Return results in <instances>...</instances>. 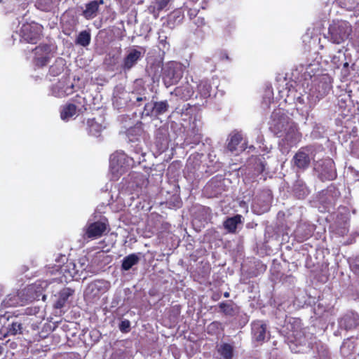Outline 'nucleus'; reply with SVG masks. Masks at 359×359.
<instances>
[{
  "label": "nucleus",
  "mask_w": 359,
  "mask_h": 359,
  "mask_svg": "<svg viewBox=\"0 0 359 359\" xmlns=\"http://www.w3.org/2000/svg\"><path fill=\"white\" fill-rule=\"evenodd\" d=\"M34 53V62L39 67L46 66L50 61V46L48 44H40L33 49Z\"/></svg>",
  "instance_id": "6e6552de"
},
{
  "label": "nucleus",
  "mask_w": 359,
  "mask_h": 359,
  "mask_svg": "<svg viewBox=\"0 0 359 359\" xmlns=\"http://www.w3.org/2000/svg\"><path fill=\"white\" fill-rule=\"evenodd\" d=\"M84 259H80L77 263L70 262L67 263L65 266V271H68L69 275L74 278L76 276H80L83 271H86V263Z\"/></svg>",
  "instance_id": "a211bd4d"
},
{
  "label": "nucleus",
  "mask_w": 359,
  "mask_h": 359,
  "mask_svg": "<svg viewBox=\"0 0 359 359\" xmlns=\"http://www.w3.org/2000/svg\"><path fill=\"white\" fill-rule=\"evenodd\" d=\"M21 299L18 294H8L1 303V305L5 308L15 307L22 305Z\"/></svg>",
  "instance_id": "c85d7f7f"
},
{
  "label": "nucleus",
  "mask_w": 359,
  "mask_h": 359,
  "mask_svg": "<svg viewBox=\"0 0 359 359\" xmlns=\"http://www.w3.org/2000/svg\"><path fill=\"white\" fill-rule=\"evenodd\" d=\"M302 338H293L292 340L288 342L291 351L294 353H303L309 346L306 343L302 344L301 339Z\"/></svg>",
  "instance_id": "393cba45"
},
{
  "label": "nucleus",
  "mask_w": 359,
  "mask_h": 359,
  "mask_svg": "<svg viewBox=\"0 0 359 359\" xmlns=\"http://www.w3.org/2000/svg\"><path fill=\"white\" fill-rule=\"evenodd\" d=\"M124 158V154H114L111 156L110 162L111 165L114 166L115 164L118 165V161Z\"/></svg>",
  "instance_id": "79ce46f5"
},
{
  "label": "nucleus",
  "mask_w": 359,
  "mask_h": 359,
  "mask_svg": "<svg viewBox=\"0 0 359 359\" xmlns=\"http://www.w3.org/2000/svg\"><path fill=\"white\" fill-rule=\"evenodd\" d=\"M198 12V11H197L196 9L190 8L188 11V15H189L190 19H195L196 17H198V15H197Z\"/></svg>",
  "instance_id": "49530a36"
},
{
  "label": "nucleus",
  "mask_w": 359,
  "mask_h": 359,
  "mask_svg": "<svg viewBox=\"0 0 359 359\" xmlns=\"http://www.w3.org/2000/svg\"><path fill=\"white\" fill-rule=\"evenodd\" d=\"M168 109L169 104L168 100L149 102L144 104L142 114L145 116L158 118L159 116L166 113Z\"/></svg>",
  "instance_id": "0eeeda50"
},
{
  "label": "nucleus",
  "mask_w": 359,
  "mask_h": 359,
  "mask_svg": "<svg viewBox=\"0 0 359 359\" xmlns=\"http://www.w3.org/2000/svg\"><path fill=\"white\" fill-rule=\"evenodd\" d=\"M267 325L262 320H255L251 324V333L253 337H265Z\"/></svg>",
  "instance_id": "5701e85b"
},
{
  "label": "nucleus",
  "mask_w": 359,
  "mask_h": 359,
  "mask_svg": "<svg viewBox=\"0 0 359 359\" xmlns=\"http://www.w3.org/2000/svg\"><path fill=\"white\" fill-rule=\"evenodd\" d=\"M219 311L225 316L236 317L240 313V307L232 300L222 302L218 304Z\"/></svg>",
  "instance_id": "2eb2a0df"
},
{
  "label": "nucleus",
  "mask_w": 359,
  "mask_h": 359,
  "mask_svg": "<svg viewBox=\"0 0 359 359\" xmlns=\"http://www.w3.org/2000/svg\"><path fill=\"white\" fill-rule=\"evenodd\" d=\"M142 57V53L137 49H132L124 57L121 68L124 72L131 69Z\"/></svg>",
  "instance_id": "4468645a"
},
{
  "label": "nucleus",
  "mask_w": 359,
  "mask_h": 359,
  "mask_svg": "<svg viewBox=\"0 0 359 359\" xmlns=\"http://www.w3.org/2000/svg\"><path fill=\"white\" fill-rule=\"evenodd\" d=\"M104 127L102 124L97 123L95 118H89L87 120V132L89 135L98 137L101 135Z\"/></svg>",
  "instance_id": "4be33fe9"
},
{
  "label": "nucleus",
  "mask_w": 359,
  "mask_h": 359,
  "mask_svg": "<svg viewBox=\"0 0 359 359\" xmlns=\"http://www.w3.org/2000/svg\"><path fill=\"white\" fill-rule=\"evenodd\" d=\"M44 338L38 339L37 340H34V341L29 342V345L27 346V351L31 353H40L41 351H46L48 348V346H43V345L41 343V339Z\"/></svg>",
  "instance_id": "c756f323"
},
{
  "label": "nucleus",
  "mask_w": 359,
  "mask_h": 359,
  "mask_svg": "<svg viewBox=\"0 0 359 359\" xmlns=\"http://www.w3.org/2000/svg\"><path fill=\"white\" fill-rule=\"evenodd\" d=\"M223 57H224L226 60H229V56L226 53H224Z\"/></svg>",
  "instance_id": "5fc2aeb1"
},
{
  "label": "nucleus",
  "mask_w": 359,
  "mask_h": 359,
  "mask_svg": "<svg viewBox=\"0 0 359 359\" xmlns=\"http://www.w3.org/2000/svg\"><path fill=\"white\" fill-rule=\"evenodd\" d=\"M66 339H67V342H66V343L68 344V346H74V344H71V343H72V339H71V338H69V337H67V338H66Z\"/></svg>",
  "instance_id": "8fccbe9b"
},
{
  "label": "nucleus",
  "mask_w": 359,
  "mask_h": 359,
  "mask_svg": "<svg viewBox=\"0 0 359 359\" xmlns=\"http://www.w3.org/2000/svg\"><path fill=\"white\" fill-rule=\"evenodd\" d=\"M56 359H81V355L76 353H67L58 356Z\"/></svg>",
  "instance_id": "ea45409f"
},
{
  "label": "nucleus",
  "mask_w": 359,
  "mask_h": 359,
  "mask_svg": "<svg viewBox=\"0 0 359 359\" xmlns=\"http://www.w3.org/2000/svg\"><path fill=\"white\" fill-rule=\"evenodd\" d=\"M81 109H77V107L72 103H68L62 106L60 110V118L64 121H68L73 117Z\"/></svg>",
  "instance_id": "b1692460"
},
{
  "label": "nucleus",
  "mask_w": 359,
  "mask_h": 359,
  "mask_svg": "<svg viewBox=\"0 0 359 359\" xmlns=\"http://www.w3.org/2000/svg\"><path fill=\"white\" fill-rule=\"evenodd\" d=\"M107 230V226L104 222L97 221L94 222L85 229L84 238L95 239L101 237Z\"/></svg>",
  "instance_id": "f8f14e48"
},
{
  "label": "nucleus",
  "mask_w": 359,
  "mask_h": 359,
  "mask_svg": "<svg viewBox=\"0 0 359 359\" xmlns=\"http://www.w3.org/2000/svg\"><path fill=\"white\" fill-rule=\"evenodd\" d=\"M43 29V26L37 22L25 23L20 29V36L27 43L36 44L42 36Z\"/></svg>",
  "instance_id": "39448f33"
},
{
  "label": "nucleus",
  "mask_w": 359,
  "mask_h": 359,
  "mask_svg": "<svg viewBox=\"0 0 359 359\" xmlns=\"http://www.w3.org/2000/svg\"><path fill=\"white\" fill-rule=\"evenodd\" d=\"M139 261L140 258L136 254H130L125 257L122 260L121 269L123 271H128L133 266L137 264Z\"/></svg>",
  "instance_id": "bb28decb"
},
{
  "label": "nucleus",
  "mask_w": 359,
  "mask_h": 359,
  "mask_svg": "<svg viewBox=\"0 0 359 359\" xmlns=\"http://www.w3.org/2000/svg\"><path fill=\"white\" fill-rule=\"evenodd\" d=\"M185 66L177 61H169L161 66L160 78L166 88L177 84L182 79Z\"/></svg>",
  "instance_id": "f257e3e1"
},
{
  "label": "nucleus",
  "mask_w": 359,
  "mask_h": 359,
  "mask_svg": "<svg viewBox=\"0 0 359 359\" xmlns=\"http://www.w3.org/2000/svg\"><path fill=\"white\" fill-rule=\"evenodd\" d=\"M259 340L261 339V338H257ZM262 339H264V337H262Z\"/></svg>",
  "instance_id": "4d7b16f0"
},
{
  "label": "nucleus",
  "mask_w": 359,
  "mask_h": 359,
  "mask_svg": "<svg viewBox=\"0 0 359 359\" xmlns=\"http://www.w3.org/2000/svg\"><path fill=\"white\" fill-rule=\"evenodd\" d=\"M319 175L323 181L334 180L337 177V172L334 168V162L328 161Z\"/></svg>",
  "instance_id": "aec40b11"
},
{
  "label": "nucleus",
  "mask_w": 359,
  "mask_h": 359,
  "mask_svg": "<svg viewBox=\"0 0 359 359\" xmlns=\"http://www.w3.org/2000/svg\"><path fill=\"white\" fill-rule=\"evenodd\" d=\"M242 140V135L239 133H235L231 135L227 144L228 149L231 151H236L238 145L241 142Z\"/></svg>",
  "instance_id": "72a5a7b5"
},
{
  "label": "nucleus",
  "mask_w": 359,
  "mask_h": 359,
  "mask_svg": "<svg viewBox=\"0 0 359 359\" xmlns=\"http://www.w3.org/2000/svg\"><path fill=\"white\" fill-rule=\"evenodd\" d=\"M283 141L289 147L296 146L301 142L302 135L299 131L297 124L293 122L284 133Z\"/></svg>",
  "instance_id": "9b49d317"
},
{
  "label": "nucleus",
  "mask_w": 359,
  "mask_h": 359,
  "mask_svg": "<svg viewBox=\"0 0 359 359\" xmlns=\"http://www.w3.org/2000/svg\"><path fill=\"white\" fill-rule=\"evenodd\" d=\"M56 1L57 0H36L35 6L41 11L50 12L54 8Z\"/></svg>",
  "instance_id": "7c9ffc66"
},
{
  "label": "nucleus",
  "mask_w": 359,
  "mask_h": 359,
  "mask_svg": "<svg viewBox=\"0 0 359 359\" xmlns=\"http://www.w3.org/2000/svg\"><path fill=\"white\" fill-rule=\"evenodd\" d=\"M77 98H81V97L79 95H76L75 97L74 98V101H76Z\"/></svg>",
  "instance_id": "864d4df0"
},
{
  "label": "nucleus",
  "mask_w": 359,
  "mask_h": 359,
  "mask_svg": "<svg viewBox=\"0 0 359 359\" xmlns=\"http://www.w3.org/2000/svg\"><path fill=\"white\" fill-rule=\"evenodd\" d=\"M287 330L292 332V337H297L302 330V320L299 318H290L286 323Z\"/></svg>",
  "instance_id": "412c9836"
},
{
  "label": "nucleus",
  "mask_w": 359,
  "mask_h": 359,
  "mask_svg": "<svg viewBox=\"0 0 359 359\" xmlns=\"http://www.w3.org/2000/svg\"><path fill=\"white\" fill-rule=\"evenodd\" d=\"M309 152V148L308 147H301L292 159L293 165L299 170H304L307 169L311 163Z\"/></svg>",
  "instance_id": "1a4fd4ad"
},
{
  "label": "nucleus",
  "mask_w": 359,
  "mask_h": 359,
  "mask_svg": "<svg viewBox=\"0 0 359 359\" xmlns=\"http://www.w3.org/2000/svg\"><path fill=\"white\" fill-rule=\"evenodd\" d=\"M3 351H4V348H3V346H1L0 345V355L3 353Z\"/></svg>",
  "instance_id": "603ef678"
},
{
  "label": "nucleus",
  "mask_w": 359,
  "mask_h": 359,
  "mask_svg": "<svg viewBox=\"0 0 359 359\" xmlns=\"http://www.w3.org/2000/svg\"><path fill=\"white\" fill-rule=\"evenodd\" d=\"M332 78L328 74H323L316 78L311 89V95L319 101L329 94L332 89Z\"/></svg>",
  "instance_id": "20e7f679"
},
{
  "label": "nucleus",
  "mask_w": 359,
  "mask_h": 359,
  "mask_svg": "<svg viewBox=\"0 0 359 359\" xmlns=\"http://www.w3.org/2000/svg\"><path fill=\"white\" fill-rule=\"evenodd\" d=\"M135 179L139 180L140 182L137 184V187H142L146 186L148 183V180L145 177L144 175L142 173L136 174Z\"/></svg>",
  "instance_id": "a19ab883"
},
{
  "label": "nucleus",
  "mask_w": 359,
  "mask_h": 359,
  "mask_svg": "<svg viewBox=\"0 0 359 359\" xmlns=\"http://www.w3.org/2000/svg\"><path fill=\"white\" fill-rule=\"evenodd\" d=\"M75 290L71 287H64L58 293V298L53 304V308L61 309L64 308L68 302L69 298L72 297Z\"/></svg>",
  "instance_id": "dca6fc26"
},
{
  "label": "nucleus",
  "mask_w": 359,
  "mask_h": 359,
  "mask_svg": "<svg viewBox=\"0 0 359 359\" xmlns=\"http://www.w3.org/2000/svg\"><path fill=\"white\" fill-rule=\"evenodd\" d=\"M211 89V85L208 80H202L197 85V92L202 98L210 97Z\"/></svg>",
  "instance_id": "cd10ccee"
},
{
  "label": "nucleus",
  "mask_w": 359,
  "mask_h": 359,
  "mask_svg": "<svg viewBox=\"0 0 359 359\" xmlns=\"http://www.w3.org/2000/svg\"><path fill=\"white\" fill-rule=\"evenodd\" d=\"M119 330L124 334H126L130 330V322L127 319L121 320L118 325Z\"/></svg>",
  "instance_id": "4c0bfd02"
},
{
  "label": "nucleus",
  "mask_w": 359,
  "mask_h": 359,
  "mask_svg": "<svg viewBox=\"0 0 359 359\" xmlns=\"http://www.w3.org/2000/svg\"><path fill=\"white\" fill-rule=\"evenodd\" d=\"M104 4V0H93L86 4V9L83 11V16L86 20H92L95 18L99 11L100 5Z\"/></svg>",
  "instance_id": "f3484780"
},
{
  "label": "nucleus",
  "mask_w": 359,
  "mask_h": 359,
  "mask_svg": "<svg viewBox=\"0 0 359 359\" xmlns=\"http://www.w3.org/2000/svg\"><path fill=\"white\" fill-rule=\"evenodd\" d=\"M181 309H182V306L179 304L172 306L169 309V311H168L169 317L174 318V319L178 318V317L180 316V313H181Z\"/></svg>",
  "instance_id": "c9c22d12"
},
{
  "label": "nucleus",
  "mask_w": 359,
  "mask_h": 359,
  "mask_svg": "<svg viewBox=\"0 0 359 359\" xmlns=\"http://www.w3.org/2000/svg\"><path fill=\"white\" fill-rule=\"evenodd\" d=\"M215 350L219 359H233L236 352L235 346L233 342H221L217 344L215 346Z\"/></svg>",
  "instance_id": "ddd939ff"
},
{
  "label": "nucleus",
  "mask_w": 359,
  "mask_h": 359,
  "mask_svg": "<svg viewBox=\"0 0 359 359\" xmlns=\"http://www.w3.org/2000/svg\"><path fill=\"white\" fill-rule=\"evenodd\" d=\"M359 325V315L350 311L344 315L339 320L340 329L350 331L355 329Z\"/></svg>",
  "instance_id": "9d476101"
},
{
  "label": "nucleus",
  "mask_w": 359,
  "mask_h": 359,
  "mask_svg": "<svg viewBox=\"0 0 359 359\" xmlns=\"http://www.w3.org/2000/svg\"><path fill=\"white\" fill-rule=\"evenodd\" d=\"M59 88L58 85H55L53 87V93L56 96V97H64L66 95V93L65 92H60V91H57L56 92V89Z\"/></svg>",
  "instance_id": "a18cd8bd"
},
{
  "label": "nucleus",
  "mask_w": 359,
  "mask_h": 359,
  "mask_svg": "<svg viewBox=\"0 0 359 359\" xmlns=\"http://www.w3.org/2000/svg\"><path fill=\"white\" fill-rule=\"evenodd\" d=\"M78 339H79L78 343H79V342H80V341H81V338H78Z\"/></svg>",
  "instance_id": "6e6d98bb"
},
{
  "label": "nucleus",
  "mask_w": 359,
  "mask_h": 359,
  "mask_svg": "<svg viewBox=\"0 0 359 359\" xmlns=\"http://www.w3.org/2000/svg\"><path fill=\"white\" fill-rule=\"evenodd\" d=\"M229 296H230V294H229V292H225L224 293V297L225 298H228V297H229Z\"/></svg>",
  "instance_id": "3c124183"
},
{
  "label": "nucleus",
  "mask_w": 359,
  "mask_h": 359,
  "mask_svg": "<svg viewBox=\"0 0 359 359\" xmlns=\"http://www.w3.org/2000/svg\"><path fill=\"white\" fill-rule=\"evenodd\" d=\"M170 0H156V1L149 5L147 8L149 13L151 14L155 19L159 17L161 11L165 9Z\"/></svg>",
  "instance_id": "6ab92c4d"
},
{
  "label": "nucleus",
  "mask_w": 359,
  "mask_h": 359,
  "mask_svg": "<svg viewBox=\"0 0 359 359\" xmlns=\"http://www.w3.org/2000/svg\"><path fill=\"white\" fill-rule=\"evenodd\" d=\"M50 74L54 76L60 74L63 72V67L58 66L56 63L50 67Z\"/></svg>",
  "instance_id": "58836bf2"
},
{
  "label": "nucleus",
  "mask_w": 359,
  "mask_h": 359,
  "mask_svg": "<svg viewBox=\"0 0 359 359\" xmlns=\"http://www.w3.org/2000/svg\"><path fill=\"white\" fill-rule=\"evenodd\" d=\"M194 23L197 26V27H202L205 25V20L203 17L198 16L194 19Z\"/></svg>",
  "instance_id": "c03bdc74"
},
{
  "label": "nucleus",
  "mask_w": 359,
  "mask_h": 359,
  "mask_svg": "<svg viewBox=\"0 0 359 359\" xmlns=\"http://www.w3.org/2000/svg\"><path fill=\"white\" fill-rule=\"evenodd\" d=\"M241 222V215H236L232 217L227 218L224 222V227L229 233H235L237 229V226Z\"/></svg>",
  "instance_id": "a878e982"
},
{
  "label": "nucleus",
  "mask_w": 359,
  "mask_h": 359,
  "mask_svg": "<svg viewBox=\"0 0 359 359\" xmlns=\"http://www.w3.org/2000/svg\"><path fill=\"white\" fill-rule=\"evenodd\" d=\"M341 7L353 11L359 6V0H339Z\"/></svg>",
  "instance_id": "f704fd0d"
},
{
  "label": "nucleus",
  "mask_w": 359,
  "mask_h": 359,
  "mask_svg": "<svg viewBox=\"0 0 359 359\" xmlns=\"http://www.w3.org/2000/svg\"><path fill=\"white\" fill-rule=\"evenodd\" d=\"M108 290V283L102 280H96L90 283L84 290V299L90 303L98 301L101 295Z\"/></svg>",
  "instance_id": "423d86ee"
},
{
  "label": "nucleus",
  "mask_w": 359,
  "mask_h": 359,
  "mask_svg": "<svg viewBox=\"0 0 359 359\" xmlns=\"http://www.w3.org/2000/svg\"><path fill=\"white\" fill-rule=\"evenodd\" d=\"M206 332L210 335H220L224 332L222 323L219 321L212 322L207 326Z\"/></svg>",
  "instance_id": "2f4dec72"
},
{
  "label": "nucleus",
  "mask_w": 359,
  "mask_h": 359,
  "mask_svg": "<svg viewBox=\"0 0 359 359\" xmlns=\"http://www.w3.org/2000/svg\"><path fill=\"white\" fill-rule=\"evenodd\" d=\"M351 269L354 273L359 275V255L355 258L353 262L351 264Z\"/></svg>",
  "instance_id": "37998d69"
},
{
  "label": "nucleus",
  "mask_w": 359,
  "mask_h": 359,
  "mask_svg": "<svg viewBox=\"0 0 359 359\" xmlns=\"http://www.w3.org/2000/svg\"><path fill=\"white\" fill-rule=\"evenodd\" d=\"M2 1V0H0V3Z\"/></svg>",
  "instance_id": "13d9d810"
},
{
  "label": "nucleus",
  "mask_w": 359,
  "mask_h": 359,
  "mask_svg": "<svg viewBox=\"0 0 359 359\" xmlns=\"http://www.w3.org/2000/svg\"><path fill=\"white\" fill-rule=\"evenodd\" d=\"M293 122L281 109H275L271 115V121L269 123V130L276 136L282 137Z\"/></svg>",
  "instance_id": "f03ea898"
},
{
  "label": "nucleus",
  "mask_w": 359,
  "mask_h": 359,
  "mask_svg": "<svg viewBox=\"0 0 359 359\" xmlns=\"http://www.w3.org/2000/svg\"><path fill=\"white\" fill-rule=\"evenodd\" d=\"M352 33L351 24L344 20L334 22L329 27L330 41L336 44H340L346 41Z\"/></svg>",
  "instance_id": "7ed1b4c3"
},
{
  "label": "nucleus",
  "mask_w": 359,
  "mask_h": 359,
  "mask_svg": "<svg viewBox=\"0 0 359 359\" xmlns=\"http://www.w3.org/2000/svg\"><path fill=\"white\" fill-rule=\"evenodd\" d=\"M147 98L146 96H138L136 97V102L147 101Z\"/></svg>",
  "instance_id": "09e8293b"
},
{
  "label": "nucleus",
  "mask_w": 359,
  "mask_h": 359,
  "mask_svg": "<svg viewBox=\"0 0 359 359\" xmlns=\"http://www.w3.org/2000/svg\"><path fill=\"white\" fill-rule=\"evenodd\" d=\"M215 187L214 182H208L205 187H204V193L209 197H215L217 195V193H212V190Z\"/></svg>",
  "instance_id": "e433bc0d"
},
{
  "label": "nucleus",
  "mask_w": 359,
  "mask_h": 359,
  "mask_svg": "<svg viewBox=\"0 0 359 359\" xmlns=\"http://www.w3.org/2000/svg\"><path fill=\"white\" fill-rule=\"evenodd\" d=\"M91 40V36L89 32L84 30L81 32L77 36L75 43L83 47L88 46Z\"/></svg>",
  "instance_id": "473e14b6"
},
{
  "label": "nucleus",
  "mask_w": 359,
  "mask_h": 359,
  "mask_svg": "<svg viewBox=\"0 0 359 359\" xmlns=\"http://www.w3.org/2000/svg\"><path fill=\"white\" fill-rule=\"evenodd\" d=\"M184 90H186L187 93L186 95L187 96V98L191 97L194 94V90L189 86L185 87Z\"/></svg>",
  "instance_id": "de8ad7c7"
}]
</instances>
